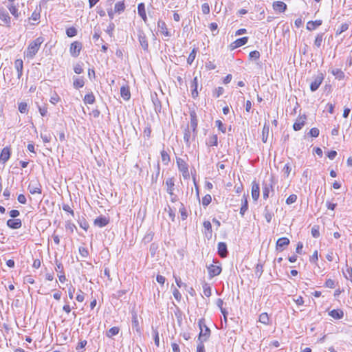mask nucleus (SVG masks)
<instances>
[{
    "label": "nucleus",
    "mask_w": 352,
    "mask_h": 352,
    "mask_svg": "<svg viewBox=\"0 0 352 352\" xmlns=\"http://www.w3.org/2000/svg\"><path fill=\"white\" fill-rule=\"evenodd\" d=\"M43 42L44 38L42 36H39L31 41L24 52V56L29 59L33 58L39 50L41 45Z\"/></svg>",
    "instance_id": "1"
},
{
    "label": "nucleus",
    "mask_w": 352,
    "mask_h": 352,
    "mask_svg": "<svg viewBox=\"0 0 352 352\" xmlns=\"http://www.w3.org/2000/svg\"><path fill=\"white\" fill-rule=\"evenodd\" d=\"M200 332L198 337V342H204L208 340L210 336V329L204 324V320L200 319L198 322Z\"/></svg>",
    "instance_id": "2"
},
{
    "label": "nucleus",
    "mask_w": 352,
    "mask_h": 352,
    "mask_svg": "<svg viewBox=\"0 0 352 352\" xmlns=\"http://www.w3.org/2000/svg\"><path fill=\"white\" fill-rule=\"evenodd\" d=\"M189 115H190V124L188 125L189 127H190L192 131V137L193 139L197 135V125H198V119H197V115L194 109H190L189 111Z\"/></svg>",
    "instance_id": "3"
},
{
    "label": "nucleus",
    "mask_w": 352,
    "mask_h": 352,
    "mask_svg": "<svg viewBox=\"0 0 352 352\" xmlns=\"http://www.w3.org/2000/svg\"><path fill=\"white\" fill-rule=\"evenodd\" d=\"M177 165L178 169L182 173V176L184 179H188L190 177V173L188 170V165L186 161L180 157L176 159Z\"/></svg>",
    "instance_id": "4"
},
{
    "label": "nucleus",
    "mask_w": 352,
    "mask_h": 352,
    "mask_svg": "<svg viewBox=\"0 0 352 352\" xmlns=\"http://www.w3.org/2000/svg\"><path fill=\"white\" fill-rule=\"evenodd\" d=\"M82 49V44L81 42L76 41L72 42L69 46V53L74 58H77Z\"/></svg>",
    "instance_id": "5"
},
{
    "label": "nucleus",
    "mask_w": 352,
    "mask_h": 352,
    "mask_svg": "<svg viewBox=\"0 0 352 352\" xmlns=\"http://www.w3.org/2000/svg\"><path fill=\"white\" fill-rule=\"evenodd\" d=\"M28 189L32 195L41 194L42 192V186L37 179L30 181Z\"/></svg>",
    "instance_id": "6"
},
{
    "label": "nucleus",
    "mask_w": 352,
    "mask_h": 352,
    "mask_svg": "<svg viewBox=\"0 0 352 352\" xmlns=\"http://www.w3.org/2000/svg\"><path fill=\"white\" fill-rule=\"evenodd\" d=\"M157 29L160 33L164 37L168 38L172 35L166 22L162 19L157 21Z\"/></svg>",
    "instance_id": "7"
},
{
    "label": "nucleus",
    "mask_w": 352,
    "mask_h": 352,
    "mask_svg": "<svg viewBox=\"0 0 352 352\" xmlns=\"http://www.w3.org/2000/svg\"><path fill=\"white\" fill-rule=\"evenodd\" d=\"M208 271V275L210 278H213L218 276L221 272V267L220 265L211 264L207 267Z\"/></svg>",
    "instance_id": "8"
},
{
    "label": "nucleus",
    "mask_w": 352,
    "mask_h": 352,
    "mask_svg": "<svg viewBox=\"0 0 352 352\" xmlns=\"http://www.w3.org/2000/svg\"><path fill=\"white\" fill-rule=\"evenodd\" d=\"M324 78V74L321 72H318V74L314 76V79L311 83L310 88H318V87L322 82Z\"/></svg>",
    "instance_id": "9"
},
{
    "label": "nucleus",
    "mask_w": 352,
    "mask_h": 352,
    "mask_svg": "<svg viewBox=\"0 0 352 352\" xmlns=\"http://www.w3.org/2000/svg\"><path fill=\"white\" fill-rule=\"evenodd\" d=\"M263 197L264 199H267L270 196V192L273 190L272 182H264L262 184Z\"/></svg>",
    "instance_id": "10"
},
{
    "label": "nucleus",
    "mask_w": 352,
    "mask_h": 352,
    "mask_svg": "<svg viewBox=\"0 0 352 352\" xmlns=\"http://www.w3.org/2000/svg\"><path fill=\"white\" fill-rule=\"evenodd\" d=\"M11 155L10 148L8 146L4 147L0 153V163L3 164L10 159Z\"/></svg>",
    "instance_id": "11"
},
{
    "label": "nucleus",
    "mask_w": 352,
    "mask_h": 352,
    "mask_svg": "<svg viewBox=\"0 0 352 352\" xmlns=\"http://www.w3.org/2000/svg\"><path fill=\"white\" fill-rule=\"evenodd\" d=\"M248 39L249 38L248 36H244L238 38L230 44V47L231 50L236 49L241 46L245 45L248 43Z\"/></svg>",
    "instance_id": "12"
},
{
    "label": "nucleus",
    "mask_w": 352,
    "mask_h": 352,
    "mask_svg": "<svg viewBox=\"0 0 352 352\" xmlns=\"http://www.w3.org/2000/svg\"><path fill=\"white\" fill-rule=\"evenodd\" d=\"M6 225L11 229H19L22 226V221L20 219H10L7 221Z\"/></svg>",
    "instance_id": "13"
},
{
    "label": "nucleus",
    "mask_w": 352,
    "mask_h": 352,
    "mask_svg": "<svg viewBox=\"0 0 352 352\" xmlns=\"http://www.w3.org/2000/svg\"><path fill=\"white\" fill-rule=\"evenodd\" d=\"M272 8L276 12H284L287 10V5L283 1H277L272 3Z\"/></svg>",
    "instance_id": "14"
},
{
    "label": "nucleus",
    "mask_w": 352,
    "mask_h": 352,
    "mask_svg": "<svg viewBox=\"0 0 352 352\" xmlns=\"http://www.w3.org/2000/svg\"><path fill=\"white\" fill-rule=\"evenodd\" d=\"M289 244V239L287 237L279 238L276 241V250L283 251Z\"/></svg>",
    "instance_id": "15"
},
{
    "label": "nucleus",
    "mask_w": 352,
    "mask_h": 352,
    "mask_svg": "<svg viewBox=\"0 0 352 352\" xmlns=\"http://www.w3.org/2000/svg\"><path fill=\"white\" fill-rule=\"evenodd\" d=\"M306 116L303 115L302 116H299L296 122H294L293 125V129L294 131H299L300 130L302 126L305 125V120H306Z\"/></svg>",
    "instance_id": "16"
},
{
    "label": "nucleus",
    "mask_w": 352,
    "mask_h": 352,
    "mask_svg": "<svg viewBox=\"0 0 352 352\" xmlns=\"http://www.w3.org/2000/svg\"><path fill=\"white\" fill-rule=\"evenodd\" d=\"M260 195V187L259 184L253 181L252 183V197L254 201H257Z\"/></svg>",
    "instance_id": "17"
},
{
    "label": "nucleus",
    "mask_w": 352,
    "mask_h": 352,
    "mask_svg": "<svg viewBox=\"0 0 352 352\" xmlns=\"http://www.w3.org/2000/svg\"><path fill=\"white\" fill-rule=\"evenodd\" d=\"M218 254L221 258H226L228 255L227 245L224 242L218 243Z\"/></svg>",
    "instance_id": "18"
},
{
    "label": "nucleus",
    "mask_w": 352,
    "mask_h": 352,
    "mask_svg": "<svg viewBox=\"0 0 352 352\" xmlns=\"http://www.w3.org/2000/svg\"><path fill=\"white\" fill-rule=\"evenodd\" d=\"M192 138V131L190 129V127H189V126H187L186 127V129H184V140L186 143V144L187 146H190V138Z\"/></svg>",
    "instance_id": "19"
},
{
    "label": "nucleus",
    "mask_w": 352,
    "mask_h": 352,
    "mask_svg": "<svg viewBox=\"0 0 352 352\" xmlns=\"http://www.w3.org/2000/svg\"><path fill=\"white\" fill-rule=\"evenodd\" d=\"M322 23V21L320 19L316 21H309L307 23V30L309 31H312L316 30L317 28L320 26Z\"/></svg>",
    "instance_id": "20"
},
{
    "label": "nucleus",
    "mask_w": 352,
    "mask_h": 352,
    "mask_svg": "<svg viewBox=\"0 0 352 352\" xmlns=\"http://www.w3.org/2000/svg\"><path fill=\"white\" fill-rule=\"evenodd\" d=\"M109 219L103 216H100L94 220V225L100 228L104 227L109 223Z\"/></svg>",
    "instance_id": "21"
},
{
    "label": "nucleus",
    "mask_w": 352,
    "mask_h": 352,
    "mask_svg": "<svg viewBox=\"0 0 352 352\" xmlns=\"http://www.w3.org/2000/svg\"><path fill=\"white\" fill-rule=\"evenodd\" d=\"M151 99L152 102L153 103V105L155 107V110L156 112H160L162 109L161 102L157 98V94L154 93L153 94H151Z\"/></svg>",
    "instance_id": "22"
},
{
    "label": "nucleus",
    "mask_w": 352,
    "mask_h": 352,
    "mask_svg": "<svg viewBox=\"0 0 352 352\" xmlns=\"http://www.w3.org/2000/svg\"><path fill=\"white\" fill-rule=\"evenodd\" d=\"M138 12L142 20L146 22L147 21V16L146 12L145 5L144 3H140L138 6Z\"/></svg>",
    "instance_id": "23"
},
{
    "label": "nucleus",
    "mask_w": 352,
    "mask_h": 352,
    "mask_svg": "<svg viewBox=\"0 0 352 352\" xmlns=\"http://www.w3.org/2000/svg\"><path fill=\"white\" fill-rule=\"evenodd\" d=\"M14 67L16 69L18 77H21L22 76L23 69V60L21 59H16L14 61Z\"/></svg>",
    "instance_id": "24"
},
{
    "label": "nucleus",
    "mask_w": 352,
    "mask_h": 352,
    "mask_svg": "<svg viewBox=\"0 0 352 352\" xmlns=\"http://www.w3.org/2000/svg\"><path fill=\"white\" fill-rule=\"evenodd\" d=\"M166 191L168 194H171L172 192H174V186H175V182L173 178H168L166 180Z\"/></svg>",
    "instance_id": "25"
},
{
    "label": "nucleus",
    "mask_w": 352,
    "mask_h": 352,
    "mask_svg": "<svg viewBox=\"0 0 352 352\" xmlns=\"http://www.w3.org/2000/svg\"><path fill=\"white\" fill-rule=\"evenodd\" d=\"M329 314L334 319H341L344 316V312L340 309H333Z\"/></svg>",
    "instance_id": "26"
},
{
    "label": "nucleus",
    "mask_w": 352,
    "mask_h": 352,
    "mask_svg": "<svg viewBox=\"0 0 352 352\" xmlns=\"http://www.w3.org/2000/svg\"><path fill=\"white\" fill-rule=\"evenodd\" d=\"M0 19L5 23V24L10 27V17L8 13L6 12H0Z\"/></svg>",
    "instance_id": "27"
},
{
    "label": "nucleus",
    "mask_w": 352,
    "mask_h": 352,
    "mask_svg": "<svg viewBox=\"0 0 352 352\" xmlns=\"http://www.w3.org/2000/svg\"><path fill=\"white\" fill-rule=\"evenodd\" d=\"M206 144L209 146L218 145V137L217 135H210L206 142Z\"/></svg>",
    "instance_id": "28"
},
{
    "label": "nucleus",
    "mask_w": 352,
    "mask_h": 352,
    "mask_svg": "<svg viewBox=\"0 0 352 352\" xmlns=\"http://www.w3.org/2000/svg\"><path fill=\"white\" fill-rule=\"evenodd\" d=\"M248 203L247 198L244 195L243 199H242V205H241V207L240 209V214H241V216H243L245 214V213L248 210Z\"/></svg>",
    "instance_id": "29"
},
{
    "label": "nucleus",
    "mask_w": 352,
    "mask_h": 352,
    "mask_svg": "<svg viewBox=\"0 0 352 352\" xmlns=\"http://www.w3.org/2000/svg\"><path fill=\"white\" fill-rule=\"evenodd\" d=\"M161 158H162V163L164 164V165H168V164L170 162V155H168V153L164 151V150H162L161 151Z\"/></svg>",
    "instance_id": "30"
},
{
    "label": "nucleus",
    "mask_w": 352,
    "mask_h": 352,
    "mask_svg": "<svg viewBox=\"0 0 352 352\" xmlns=\"http://www.w3.org/2000/svg\"><path fill=\"white\" fill-rule=\"evenodd\" d=\"M132 328L133 329H135L138 333H141L140 327L136 315H133L132 317Z\"/></svg>",
    "instance_id": "31"
},
{
    "label": "nucleus",
    "mask_w": 352,
    "mask_h": 352,
    "mask_svg": "<svg viewBox=\"0 0 352 352\" xmlns=\"http://www.w3.org/2000/svg\"><path fill=\"white\" fill-rule=\"evenodd\" d=\"M197 48H193L191 52L190 53V54L188 55V56L187 58V63L188 65H192V63L195 60L196 54H197Z\"/></svg>",
    "instance_id": "32"
},
{
    "label": "nucleus",
    "mask_w": 352,
    "mask_h": 352,
    "mask_svg": "<svg viewBox=\"0 0 352 352\" xmlns=\"http://www.w3.org/2000/svg\"><path fill=\"white\" fill-rule=\"evenodd\" d=\"M331 74L338 80H341L344 78V74L340 69H333L331 71Z\"/></svg>",
    "instance_id": "33"
},
{
    "label": "nucleus",
    "mask_w": 352,
    "mask_h": 352,
    "mask_svg": "<svg viewBox=\"0 0 352 352\" xmlns=\"http://www.w3.org/2000/svg\"><path fill=\"white\" fill-rule=\"evenodd\" d=\"M269 131H270L269 126L267 124H265V125L263 128V131H262V140L263 142H267L268 135H269Z\"/></svg>",
    "instance_id": "34"
},
{
    "label": "nucleus",
    "mask_w": 352,
    "mask_h": 352,
    "mask_svg": "<svg viewBox=\"0 0 352 352\" xmlns=\"http://www.w3.org/2000/svg\"><path fill=\"white\" fill-rule=\"evenodd\" d=\"M120 329L118 327H113L107 331V337H112L118 334Z\"/></svg>",
    "instance_id": "35"
},
{
    "label": "nucleus",
    "mask_w": 352,
    "mask_h": 352,
    "mask_svg": "<svg viewBox=\"0 0 352 352\" xmlns=\"http://www.w3.org/2000/svg\"><path fill=\"white\" fill-rule=\"evenodd\" d=\"M322 41H323V34H317V36L315 38L314 45L318 48H319L322 43Z\"/></svg>",
    "instance_id": "36"
},
{
    "label": "nucleus",
    "mask_w": 352,
    "mask_h": 352,
    "mask_svg": "<svg viewBox=\"0 0 352 352\" xmlns=\"http://www.w3.org/2000/svg\"><path fill=\"white\" fill-rule=\"evenodd\" d=\"M115 11L117 12H123L125 9V5L124 1H118L115 5Z\"/></svg>",
    "instance_id": "37"
},
{
    "label": "nucleus",
    "mask_w": 352,
    "mask_h": 352,
    "mask_svg": "<svg viewBox=\"0 0 352 352\" xmlns=\"http://www.w3.org/2000/svg\"><path fill=\"white\" fill-rule=\"evenodd\" d=\"M269 316L267 313H262L259 316V322L264 324H268L269 323Z\"/></svg>",
    "instance_id": "38"
},
{
    "label": "nucleus",
    "mask_w": 352,
    "mask_h": 352,
    "mask_svg": "<svg viewBox=\"0 0 352 352\" xmlns=\"http://www.w3.org/2000/svg\"><path fill=\"white\" fill-rule=\"evenodd\" d=\"M66 34L68 37H74L77 34V30L74 27H69L66 30Z\"/></svg>",
    "instance_id": "39"
},
{
    "label": "nucleus",
    "mask_w": 352,
    "mask_h": 352,
    "mask_svg": "<svg viewBox=\"0 0 352 352\" xmlns=\"http://www.w3.org/2000/svg\"><path fill=\"white\" fill-rule=\"evenodd\" d=\"M120 94L124 100H129L131 98L130 89H120Z\"/></svg>",
    "instance_id": "40"
},
{
    "label": "nucleus",
    "mask_w": 352,
    "mask_h": 352,
    "mask_svg": "<svg viewBox=\"0 0 352 352\" xmlns=\"http://www.w3.org/2000/svg\"><path fill=\"white\" fill-rule=\"evenodd\" d=\"M203 292L206 296L210 297L211 296V288L209 284L205 283L203 285Z\"/></svg>",
    "instance_id": "41"
},
{
    "label": "nucleus",
    "mask_w": 352,
    "mask_h": 352,
    "mask_svg": "<svg viewBox=\"0 0 352 352\" xmlns=\"http://www.w3.org/2000/svg\"><path fill=\"white\" fill-rule=\"evenodd\" d=\"M84 101L87 104H93L95 101V97L92 94H86Z\"/></svg>",
    "instance_id": "42"
},
{
    "label": "nucleus",
    "mask_w": 352,
    "mask_h": 352,
    "mask_svg": "<svg viewBox=\"0 0 352 352\" xmlns=\"http://www.w3.org/2000/svg\"><path fill=\"white\" fill-rule=\"evenodd\" d=\"M85 85V82H84V80L82 78H77L74 81V85L76 87H78V88H81L84 86Z\"/></svg>",
    "instance_id": "43"
},
{
    "label": "nucleus",
    "mask_w": 352,
    "mask_h": 352,
    "mask_svg": "<svg viewBox=\"0 0 352 352\" xmlns=\"http://www.w3.org/2000/svg\"><path fill=\"white\" fill-rule=\"evenodd\" d=\"M179 212L181 214L182 219L186 220L188 217V213L183 204H181V207L179 208Z\"/></svg>",
    "instance_id": "44"
},
{
    "label": "nucleus",
    "mask_w": 352,
    "mask_h": 352,
    "mask_svg": "<svg viewBox=\"0 0 352 352\" xmlns=\"http://www.w3.org/2000/svg\"><path fill=\"white\" fill-rule=\"evenodd\" d=\"M211 201H212V197L210 195H206L202 198V205L204 206H208L211 203Z\"/></svg>",
    "instance_id": "45"
},
{
    "label": "nucleus",
    "mask_w": 352,
    "mask_h": 352,
    "mask_svg": "<svg viewBox=\"0 0 352 352\" xmlns=\"http://www.w3.org/2000/svg\"><path fill=\"white\" fill-rule=\"evenodd\" d=\"M349 28V24L348 23H343L340 25L339 28L336 30V35H339L341 33L346 31Z\"/></svg>",
    "instance_id": "46"
},
{
    "label": "nucleus",
    "mask_w": 352,
    "mask_h": 352,
    "mask_svg": "<svg viewBox=\"0 0 352 352\" xmlns=\"http://www.w3.org/2000/svg\"><path fill=\"white\" fill-rule=\"evenodd\" d=\"M19 111L21 113H25L28 111V105L26 102H21L19 104Z\"/></svg>",
    "instance_id": "47"
},
{
    "label": "nucleus",
    "mask_w": 352,
    "mask_h": 352,
    "mask_svg": "<svg viewBox=\"0 0 352 352\" xmlns=\"http://www.w3.org/2000/svg\"><path fill=\"white\" fill-rule=\"evenodd\" d=\"M297 200V195L295 194L290 195L287 199H286V204L288 205H290L292 204H294Z\"/></svg>",
    "instance_id": "48"
},
{
    "label": "nucleus",
    "mask_w": 352,
    "mask_h": 352,
    "mask_svg": "<svg viewBox=\"0 0 352 352\" xmlns=\"http://www.w3.org/2000/svg\"><path fill=\"white\" fill-rule=\"evenodd\" d=\"M216 68L214 61H208L205 64V69L207 71L214 70Z\"/></svg>",
    "instance_id": "49"
},
{
    "label": "nucleus",
    "mask_w": 352,
    "mask_h": 352,
    "mask_svg": "<svg viewBox=\"0 0 352 352\" xmlns=\"http://www.w3.org/2000/svg\"><path fill=\"white\" fill-rule=\"evenodd\" d=\"M74 71L77 74H80L82 73L83 72V68H82V63H76L74 66Z\"/></svg>",
    "instance_id": "50"
},
{
    "label": "nucleus",
    "mask_w": 352,
    "mask_h": 352,
    "mask_svg": "<svg viewBox=\"0 0 352 352\" xmlns=\"http://www.w3.org/2000/svg\"><path fill=\"white\" fill-rule=\"evenodd\" d=\"M311 234L314 238H318L320 236L319 226H314L311 228Z\"/></svg>",
    "instance_id": "51"
},
{
    "label": "nucleus",
    "mask_w": 352,
    "mask_h": 352,
    "mask_svg": "<svg viewBox=\"0 0 352 352\" xmlns=\"http://www.w3.org/2000/svg\"><path fill=\"white\" fill-rule=\"evenodd\" d=\"M9 11L16 18L19 17V11L15 6H11L9 7Z\"/></svg>",
    "instance_id": "52"
},
{
    "label": "nucleus",
    "mask_w": 352,
    "mask_h": 352,
    "mask_svg": "<svg viewBox=\"0 0 352 352\" xmlns=\"http://www.w3.org/2000/svg\"><path fill=\"white\" fill-rule=\"evenodd\" d=\"M79 253L80 254L84 257L87 258L89 256V252L88 250L85 247H80L79 248Z\"/></svg>",
    "instance_id": "53"
},
{
    "label": "nucleus",
    "mask_w": 352,
    "mask_h": 352,
    "mask_svg": "<svg viewBox=\"0 0 352 352\" xmlns=\"http://www.w3.org/2000/svg\"><path fill=\"white\" fill-rule=\"evenodd\" d=\"M210 6L208 3H204L201 5V11L203 14H208L210 13Z\"/></svg>",
    "instance_id": "54"
},
{
    "label": "nucleus",
    "mask_w": 352,
    "mask_h": 352,
    "mask_svg": "<svg viewBox=\"0 0 352 352\" xmlns=\"http://www.w3.org/2000/svg\"><path fill=\"white\" fill-rule=\"evenodd\" d=\"M78 223H79V226L80 228L84 229L85 231L87 230L88 228H89V224L85 219H83L79 220Z\"/></svg>",
    "instance_id": "55"
},
{
    "label": "nucleus",
    "mask_w": 352,
    "mask_h": 352,
    "mask_svg": "<svg viewBox=\"0 0 352 352\" xmlns=\"http://www.w3.org/2000/svg\"><path fill=\"white\" fill-rule=\"evenodd\" d=\"M344 274L345 278L352 283V267L347 268L346 272H344Z\"/></svg>",
    "instance_id": "56"
},
{
    "label": "nucleus",
    "mask_w": 352,
    "mask_h": 352,
    "mask_svg": "<svg viewBox=\"0 0 352 352\" xmlns=\"http://www.w3.org/2000/svg\"><path fill=\"white\" fill-rule=\"evenodd\" d=\"M263 273V265L258 263L256 266L255 274L258 277H260Z\"/></svg>",
    "instance_id": "57"
},
{
    "label": "nucleus",
    "mask_w": 352,
    "mask_h": 352,
    "mask_svg": "<svg viewBox=\"0 0 352 352\" xmlns=\"http://www.w3.org/2000/svg\"><path fill=\"white\" fill-rule=\"evenodd\" d=\"M291 170L292 168L289 164H286L283 168V172L286 175V177H288L289 175Z\"/></svg>",
    "instance_id": "58"
},
{
    "label": "nucleus",
    "mask_w": 352,
    "mask_h": 352,
    "mask_svg": "<svg viewBox=\"0 0 352 352\" xmlns=\"http://www.w3.org/2000/svg\"><path fill=\"white\" fill-rule=\"evenodd\" d=\"M319 133L320 131L318 128H312L309 131V135L314 138H317L319 135Z\"/></svg>",
    "instance_id": "59"
},
{
    "label": "nucleus",
    "mask_w": 352,
    "mask_h": 352,
    "mask_svg": "<svg viewBox=\"0 0 352 352\" xmlns=\"http://www.w3.org/2000/svg\"><path fill=\"white\" fill-rule=\"evenodd\" d=\"M216 126L218 127L219 130L221 131L222 133L226 132V127L221 120H218L216 121Z\"/></svg>",
    "instance_id": "60"
},
{
    "label": "nucleus",
    "mask_w": 352,
    "mask_h": 352,
    "mask_svg": "<svg viewBox=\"0 0 352 352\" xmlns=\"http://www.w3.org/2000/svg\"><path fill=\"white\" fill-rule=\"evenodd\" d=\"M249 56L251 58H254V59L257 60L260 58V53H259V52H258L256 50L252 51L250 52Z\"/></svg>",
    "instance_id": "61"
},
{
    "label": "nucleus",
    "mask_w": 352,
    "mask_h": 352,
    "mask_svg": "<svg viewBox=\"0 0 352 352\" xmlns=\"http://www.w3.org/2000/svg\"><path fill=\"white\" fill-rule=\"evenodd\" d=\"M173 294L177 300L179 301L181 300L182 295L177 289L175 288L173 289Z\"/></svg>",
    "instance_id": "62"
},
{
    "label": "nucleus",
    "mask_w": 352,
    "mask_h": 352,
    "mask_svg": "<svg viewBox=\"0 0 352 352\" xmlns=\"http://www.w3.org/2000/svg\"><path fill=\"white\" fill-rule=\"evenodd\" d=\"M140 44H141L142 48L144 50H146L148 47V42H147L146 39L145 38H141L140 39Z\"/></svg>",
    "instance_id": "63"
},
{
    "label": "nucleus",
    "mask_w": 352,
    "mask_h": 352,
    "mask_svg": "<svg viewBox=\"0 0 352 352\" xmlns=\"http://www.w3.org/2000/svg\"><path fill=\"white\" fill-rule=\"evenodd\" d=\"M196 352H205V346L203 342L198 343L197 346V351Z\"/></svg>",
    "instance_id": "64"
}]
</instances>
